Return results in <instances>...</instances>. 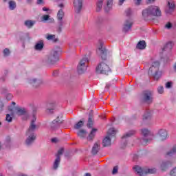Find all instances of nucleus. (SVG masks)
<instances>
[{"mask_svg": "<svg viewBox=\"0 0 176 176\" xmlns=\"http://www.w3.org/2000/svg\"><path fill=\"white\" fill-rule=\"evenodd\" d=\"M33 119L31 121L29 129L26 131L28 138L25 140V144L28 146H31L35 142V140H36V134H35V130H36V125L35 124V122L36 121V118H35L36 109L33 110Z\"/></svg>", "mask_w": 176, "mask_h": 176, "instance_id": "f257e3e1", "label": "nucleus"}, {"mask_svg": "<svg viewBox=\"0 0 176 176\" xmlns=\"http://www.w3.org/2000/svg\"><path fill=\"white\" fill-rule=\"evenodd\" d=\"M159 16H162V12L156 6H151L142 11V17L146 21L153 20L154 17Z\"/></svg>", "mask_w": 176, "mask_h": 176, "instance_id": "f03ea898", "label": "nucleus"}, {"mask_svg": "<svg viewBox=\"0 0 176 176\" xmlns=\"http://www.w3.org/2000/svg\"><path fill=\"white\" fill-rule=\"evenodd\" d=\"M59 60L60 54H58V51L53 50L48 55L45 56L42 59L41 63L43 65L49 67V65H54Z\"/></svg>", "mask_w": 176, "mask_h": 176, "instance_id": "7ed1b4c3", "label": "nucleus"}, {"mask_svg": "<svg viewBox=\"0 0 176 176\" xmlns=\"http://www.w3.org/2000/svg\"><path fill=\"white\" fill-rule=\"evenodd\" d=\"M141 134L143 137V138L140 140L142 145H148V144L155 138L153 133L147 129H142L141 130Z\"/></svg>", "mask_w": 176, "mask_h": 176, "instance_id": "20e7f679", "label": "nucleus"}, {"mask_svg": "<svg viewBox=\"0 0 176 176\" xmlns=\"http://www.w3.org/2000/svg\"><path fill=\"white\" fill-rule=\"evenodd\" d=\"M58 8H60V9L58 10V13H57V20H58V28H57V32H58V34H60V32H61V31H63V25H64V21L63 20V19H64V10L63 9H64V4L63 3H60L58 6Z\"/></svg>", "mask_w": 176, "mask_h": 176, "instance_id": "39448f33", "label": "nucleus"}, {"mask_svg": "<svg viewBox=\"0 0 176 176\" xmlns=\"http://www.w3.org/2000/svg\"><path fill=\"white\" fill-rule=\"evenodd\" d=\"M160 63L157 61L153 63L152 66L148 69V74L149 76H153L155 80H159L160 72H159Z\"/></svg>", "mask_w": 176, "mask_h": 176, "instance_id": "423d86ee", "label": "nucleus"}, {"mask_svg": "<svg viewBox=\"0 0 176 176\" xmlns=\"http://www.w3.org/2000/svg\"><path fill=\"white\" fill-rule=\"evenodd\" d=\"M135 173H137L140 176H146V174H155L156 173V169L149 168L148 167H141L138 165H135L133 167Z\"/></svg>", "mask_w": 176, "mask_h": 176, "instance_id": "0eeeda50", "label": "nucleus"}, {"mask_svg": "<svg viewBox=\"0 0 176 176\" xmlns=\"http://www.w3.org/2000/svg\"><path fill=\"white\" fill-rule=\"evenodd\" d=\"M96 71L97 74H102V75H108L111 72V69L109 66L104 62H101L96 67Z\"/></svg>", "mask_w": 176, "mask_h": 176, "instance_id": "6e6552de", "label": "nucleus"}, {"mask_svg": "<svg viewBox=\"0 0 176 176\" xmlns=\"http://www.w3.org/2000/svg\"><path fill=\"white\" fill-rule=\"evenodd\" d=\"M108 136H106L102 140V146H110L111 145V138L115 137L116 135V130L113 128L109 129L107 132Z\"/></svg>", "mask_w": 176, "mask_h": 176, "instance_id": "1a4fd4ad", "label": "nucleus"}, {"mask_svg": "<svg viewBox=\"0 0 176 176\" xmlns=\"http://www.w3.org/2000/svg\"><path fill=\"white\" fill-rule=\"evenodd\" d=\"M142 100L146 104H152L153 102V92L152 91H144Z\"/></svg>", "mask_w": 176, "mask_h": 176, "instance_id": "9d476101", "label": "nucleus"}, {"mask_svg": "<svg viewBox=\"0 0 176 176\" xmlns=\"http://www.w3.org/2000/svg\"><path fill=\"white\" fill-rule=\"evenodd\" d=\"M87 63H89V59L86 56L83 57L77 66L78 74H83V72L86 71V67H87L86 64H87Z\"/></svg>", "mask_w": 176, "mask_h": 176, "instance_id": "9b49d317", "label": "nucleus"}, {"mask_svg": "<svg viewBox=\"0 0 176 176\" xmlns=\"http://www.w3.org/2000/svg\"><path fill=\"white\" fill-rule=\"evenodd\" d=\"M136 133L137 131L134 130L129 131L122 137V148H126V146L127 145V142H129V139L130 138V137H132V135H134Z\"/></svg>", "mask_w": 176, "mask_h": 176, "instance_id": "f8f14e48", "label": "nucleus"}, {"mask_svg": "<svg viewBox=\"0 0 176 176\" xmlns=\"http://www.w3.org/2000/svg\"><path fill=\"white\" fill-rule=\"evenodd\" d=\"M63 124V117L62 116H58L56 119L54 120L51 124L50 127L52 130H57L58 129H60V126Z\"/></svg>", "mask_w": 176, "mask_h": 176, "instance_id": "ddd939ff", "label": "nucleus"}, {"mask_svg": "<svg viewBox=\"0 0 176 176\" xmlns=\"http://www.w3.org/2000/svg\"><path fill=\"white\" fill-rule=\"evenodd\" d=\"M76 13H80L83 8V0H74L73 3Z\"/></svg>", "mask_w": 176, "mask_h": 176, "instance_id": "4468645a", "label": "nucleus"}, {"mask_svg": "<svg viewBox=\"0 0 176 176\" xmlns=\"http://www.w3.org/2000/svg\"><path fill=\"white\" fill-rule=\"evenodd\" d=\"M28 83L32 85L34 87H38V86H41L42 83H43V81L41 79L35 78H31L28 80Z\"/></svg>", "mask_w": 176, "mask_h": 176, "instance_id": "2eb2a0df", "label": "nucleus"}, {"mask_svg": "<svg viewBox=\"0 0 176 176\" xmlns=\"http://www.w3.org/2000/svg\"><path fill=\"white\" fill-rule=\"evenodd\" d=\"M97 54H100L102 60H107V50L102 46V43H100V47L97 50Z\"/></svg>", "mask_w": 176, "mask_h": 176, "instance_id": "dca6fc26", "label": "nucleus"}, {"mask_svg": "<svg viewBox=\"0 0 176 176\" xmlns=\"http://www.w3.org/2000/svg\"><path fill=\"white\" fill-rule=\"evenodd\" d=\"M171 164H173V162L170 161H162L160 164V168L162 171H166L169 167H171Z\"/></svg>", "mask_w": 176, "mask_h": 176, "instance_id": "f3484780", "label": "nucleus"}, {"mask_svg": "<svg viewBox=\"0 0 176 176\" xmlns=\"http://www.w3.org/2000/svg\"><path fill=\"white\" fill-rule=\"evenodd\" d=\"M131 25H133V22L129 19L126 20L124 23L122 31L123 32H129L131 30Z\"/></svg>", "mask_w": 176, "mask_h": 176, "instance_id": "a211bd4d", "label": "nucleus"}, {"mask_svg": "<svg viewBox=\"0 0 176 176\" xmlns=\"http://www.w3.org/2000/svg\"><path fill=\"white\" fill-rule=\"evenodd\" d=\"M100 149H101V145L100 144V142H96L92 147V155H97V153L100 152Z\"/></svg>", "mask_w": 176, "mask_h": 176, "instance_id": "6ab92c4d", "label": "nucleus"}, {"mask_svg": "<svg viewBox=\"0 0 176 176\" xmlns=\"http://www.w3.org/2000/svg\"><path fill=\"white\" fill-rule=\"evenodd\" d=\"M112 5H113V0H107L106 5L104 6V12L108 13L112 10Z\"/></svg>", "mask_w": 176, "mask_h": 176, "instance_id": "aec40b11", "label": "nucleus"}, {"mask_svg": "<svg viewBox=\"0 0 176 176\" xmlns=\"http://www.w3.org/2000/svg\"><path fill=\"white\" fill-rule=\"evenodd\" d=\"M168 8H166L165 10V12L166 13V14H171V13H173V12H174V9H175V4H174V3L173 2H168Z\"/></svg>", "mask_w": 176, "mask_h": 176, "instance_id": "412c9836", "label": "nucleus"}, {"mask_svg": "<svg viewBox=\"0 0 176 176\" xmlns=\"http://www.w3.org/2000/svg\"><path fill=\"white\" fill-rule=\"evenodd\" d=\"M158 135L161 140V141H164V140H167V131L166 129H161L158 131Z\"/></svg>", "mask_w": 176, "mask_h": 176, "instance_id": "4be33fe9", "label": "nucleus"}, {"mask_svg": "<svg viewBox=\"0 0 176 176\" xmlns=\"http://www.w3.org/2000/svg\"><path fill=\"white\" fill-rule=\"evenodd\" d=\"M44 46H45V44L43 43V40H40L36 43V45L34 46V49H35V50L41 52V50H43Z\"/></svg>", "mask_w": 176, "mask_h": 176, "instance_id": "5701e85b", "label": "nucleus"}, {"mask_svg": "<svg viewBox=\"0 0 176 176\" xmlns=\"http://www.w3.org/2000/svg\"><path fill=\"white\" fill-rule=\"evenodd\" d=\"M53 111H54V103H48L47 104L45 112L48 115H51L53 113Z\"/></svg>", "mask_w": 176, "mask_h": 176, "instance_id": "b1692460", "label": "nucleus"}, {"mask_svg": "<svg viewBox=\"0 0 176 176\" xmlns=\"http://www.w3.org/2000/svg\"><path fill=\"white\" fill-rule=\"evenodd\" d=\"M151 119H152V111H151L150 110H146L144 113V114L143 115V120H151Z\"/></svg>", "mask_w": 176, "mask_h": 176, "instance_id": "393cba45", "label": "nucleus"}, {"mask_svg": "<svg viewBox=\"0 0 176 176\" xmlns=\"http://www.w3.org/2000/svg\"><path fill=\"white\" fill-rule=\"evenodd\" d=\"M16 110V115L19 116H22L23 115H25L27 113V109L25 108H20L17 107Z\"/></svg>", "mask_w": 176, "mask_h": 176, "instance_id": "a878e982", "label": "nucleus"}, {"mask_svg": "<svg viewBox=\"0 0 176 176\" xmlns=\"http://www.w3.org/2000/svg\"><path fill=\"white\" fill-rule=\"evenodd\" d=\"M146 47V43L145 41H139L136 45V49H139L140 50H144Z\"/></svg>", "mask_w": 176, "mask_h": 176, "instance_id": "bb28decb", "label": "nucleus"}, {"mask_svg": "<svg viewBox=\"0 0 176 176\" xmlns=\"http://www.w3.org/2000/svg\"><path fill=\"white\" fill-rule=\"evenodd\" d=\"M173 49V42L169 41L164 46L163 52H170Z\"/></svg>", "mask_w": 176, "mask_h": 176, "instance_id": "cd10ccee", "label": "nucleus"}, {"mask_svg": "<svg viewBox=\"0 0 176 176\" xmlns=\"http://www.w3.org/2000/svg\"><path fill=\"white\" fill-rule=\"evenodd\" d=\"M96 133H97V129H92L91 131L87 137L88 141H93L96 135Z\"/></svg>", "mask_w": 176, "mask_h": 176, "instance_id": "c85d7f7f", "label": "nucleus"}, {"mask_svg": "<svg viewBox=\"0 0 176 176\" xmlns=\"http://www.w3.org/2000/svg\"><path fill=\"white\" fill-rule=\"evenodd\" d=\"M60 162H61V157H56L53 164L54 170H57L58 168V166H60Z\"/></svg>", "mask_w": 176, "mask_h": 176, "instance_id": "c756f323", "label": "nucleus"}, {"mask_svg": "<svg viewBox=\"0 0 176 176\" xmlns=\"http://www.w3.org/2000/svg\"><path fill=\"white\" fill-rule=\"evenodd\" d=\"M104 3V0H98L96 3V12H100L102 9V5Z\"/></svg>", "mask_w": 176, "mask_h": 176, "instance_id": "7c9ffc66", "label": "nucleus"}, {"mask_svg": "<svg viewBox=\"0 0 176 176\" xmlns=\"http://www.w3.org/2000/svg\"><path fill=\"white\" fill-rule=\"evenodd\" d=\"M34 24H35V21H31V20L25 21L24 23V25L28 28H32V27H34Z\"/></svg>", "mask_w": 176, "mask_h": 176, "instance_id": "2f4dec72", "label": "nucleus"}, {"mask_svg": "<svg viewBox=\"0 0 176 176\" xmlns=\"http://www.w3.org/2000/svg\"><path fill=\"white\" fill-rule=\"evenodd\" d=\"M78 135L80 137V138H85L86 137V135L87 134V132L85 129H80L78 132Z\"/></svg>", "mask_w": 176, "mask_h": 176, "instance_id": "473e14b6", "label": "nucleus"}, {"mask_svg": "<svg viewBox=\"0 0 176 176\" xmlns=\"http://www.w3.org/2000/svg\"><path fill=\"white\" fill-rule=\"evenodd\" d=\"M16 1H10L8 2V8L10 9V10H14L16 9Z\"/></svg>", "mask_w": 176, "mask_h": 176, "instance_id": "72a5a7b5", "label": "nucleus"}, {"mask_svg": "<svg viewBox=\"0 0 176 176\" xmlns=\"http://www.w3.org/2000/svg\"><path fill=\"white\" fill-rule=\"evenodd\" d=\"M42 21H49V23H53L54 19H50V15H43L41 18Z\"/></svg>", "mask_w": 176, "mask_h": 176, "instance_id": "f704fd0d", "label": "nucleus"}, {"mask_svg": "<svg viewBox=\"0 0 176 176\" xmlns=\"http://www.w3.org/2000/svg\"><path fill=\"white\" fill-rule=\"evenodd\" d=\"M176 153V145L173 146V147L172 148V149L168 151L166 155L168 156H174V155H175Z\"/></svg>", "mask_w": 176, "mask_h": 176, "instance_id": "c9c22d12", "label": "nucleus"}, {"mask_svg": "<svg viewBox=\"0 0 176 176\" xmlns=\"http://www.w3.org/2000/svg\"><path fill=\"white\" fill-rule=\"evenodd\" d=\"M12 52H10V50L9 48H6L3 50V57H9L10 56Z\"/></svg>", "mask_w": 176, "mask_h": 176, "instance_id": "e433bc0d", "label": "nucleus"}, {"mask_svg": "<svg viewBox=\"0 0 176 176\" xmlns=\"http://www.w3.org/2000/svg\"><path fill=\"white\" fill-rule=\"evenodd\" d=\"M83 124H85V122L80 120L77 124L74 125V129L76 130H79L80 127H83Z\"/></svg>", "mask_w": 176, "mask_h": 176, "instance_id": "4c0bfd02", "label": "nucleus"}, {"mask_svg": "<svg viewBox=\"0 0 176 176\" xmlns=\"http://www.w3.org/2000/svg\"><path fill=\"white\" fill-rule=\"evenodd\" d=\"M46 38L47 41H52L53 42H57V38H56V35L54 34H47Z\"/></svg>", "mask_w": 176, "mask_h": 176, "instance_id": "58836bf2", "label": "nucleus"}, {"mask_svg": "<svg viewBox=\"0 0 176 176\" xmlns=\"http://www.w3.org/2000/svg\"><path fill=\"white\" fill-rule=\"evenodd\" d=\"M87 127L91 129L93 127V120L91 118H88Z\"/></svg>", "mask_w": 176, "mask_h": 176, "instance_id": "ea45409f", "label": "nucleus"}, {"mask_svg": "<svg viewBox=\"0 0 176 176\" xmlns=\"http://www.w3.org/2000/svg\"><path fill=\"white\" fill-rule=\"evenodd\" d=\"M64 153V148H60L58 151L57 154L56 155V157H60V155H63Z\"/></svg>", "mask_w": 176, "mask_h": 176, "instance_id": "a19ab883", "label": "nucleus"}, {"mask_svg": "<svg viewBox=\"0 0 176 176\" xmlns=\"http://www.w3.org/2000/svg\"><path fill=\"white\" fill-rule=\"evenodd\" d=\"M6 122H8L9 123H10V122L13 120V118L10 116V114H7L6 117Z\"/></svg>", "mask_w": 176, "mask_h": 176, "instance_id": "79ce46f5", "label": "nucleus"}, {"mask_svg": "<svg viewBox=\"0 0 176 176\" xmlns=\"http://www.w3.org/2000/svg\"><path fill=\"white\" fill-rule=\"evenodd\" d=\"M165 87L166 89H171L173 87V82L168 81L166 83Z\"/></svg>", "mask_w": 176, "mask_h": 176, "instance_id": "37998d69", "label": "nucleus"}, {"mask_svg": "<svg viewBox=\"0 0 176 176\" xmlns=\"http://www.w3.org/2000/svg\"><path fill=\"white\" fill-rule=\"evenodd\" d=\"M157 92L159 93V94H163V93L164 92V88L163 87V86L158 87Z\"/></svg>", "mask_w": 176, "mask_h": 176, "instance_id": "c03bdc74", "label": "nucleus"}, {"mask_svg": "<svg viewBox=\"0 0 176 176\" xmlns=\"http://www.w3.org/2000/svg\"><path fill=\"white\" fill-rule=\"evenodd\" d=\"M170 175L176 176V167L173 168L172 170H170Z\"/></svg>", "mask_w": 176, "mask_h": 176, "instance_id": "a18cd8bd", "label": "nucleus"}, {"mask_svg": "<svg viewBox=\"0 0 176 176\" xmlns=\"http://www.w3.org/2000/svg\"><path fill=\"white\" fill-rule=\"evenodd\" d=\"M12 98H13V95H12V94H8L6 95V100H8V101H10Z\"/></svg>", "mask_w": 176, "mask_h": 176, "instance_id": "49530a36", "label": "nucleus"}, {"mask_svg": "<svg viewBox=\"0 0 176 176\" xmlns=\"http://www.w3.org/2000/svg\"><path fill=\"white\" fill-rule=\"evenodd\" d=\"M118 170V166H114V167L113 168L112 174H113V175L117 174Z\"/></svg>", "mask_w": 176, "mask_h": 176, "instance_id": "de8ad7c7", "label": "nucleus"}, {"mask_svg": "<svg viewBox=\"0 0 176 176\" xmlns=\"http://www.w3.org/2000/svg\"><path fill=\"white\" fill-rule=\"evenodd\" d=\"M133 162H137V160H138V155L137 154L133 155Z\"/></svg>", "mask_w": 176, "mask_h": 176, "instance_id": "09e8293b", "label": "nucleus"}, {"mask_svg": "<svg viewBox=\"0 0 176 176\" xmlns=\"http://www.w3.org/2000/svg\"><path fill=\"white\" fill-rule=\"evenodd\" d=\"M166 28H167L168 30H170V28H171V27H173V25L171 24V23H168L166 25H165Z\"/></svg>", "mask_w": 176, "mask_h": 176, "instance_id": "8fccbe9b", "label": "nucleus"}, {"mask_svg": "<svg viewBox=\"0 0 176 176\" xmlns=\"http://www.w3.org/2000/svg\"><path fill=\"white\" fill-rule=\"evenodd\" d=\"M58 75V71L54 70V71L53 72L52 76H57Z\"/></svg>", "mask_w": 176, "mask_h": 176, "instance_id": "3c124183", "label": "nucleus"}, {"mask_svg": "<svg viewBox=\"0 0 176 176\" xmlns=\"http://www.w3.org/2000/svg\"><path fill=\"white\" fill-rule=\"evenodd\" d=\"M141 1L142 0H135V5H140Z\"/></svg>", "mask_w": 176, "mask_h": 176, "instance_id": "603ef678", "label": "nucleus"}, {"mask_svg": "<svg viewBox=\"0 0 176 176\" xmlns=\"http://www.w3.org/2000/svg\"><path fill=\"white\" fill-rule=\"evenodd\" d=\"M111 87V84H106L105 90H108Z\"/></svg>", "mask_w": 176, "mask_h": 176, "instance_id": "864d4df0", "label": "nucleus"}, {"mask_svg": "<svg viewBox=\"0 0 176 176\" xmlns=\"http://www.w3.org/2000/svg\"><path fill=\"white\" fill-rule=\"evenodd\" d=\"M37 5H42L43 3V0H37Z\"/></svg>", "mask_w": 176, "mask_h": 176, "instance_id": "5fc2aeb1", "label": "nucleus"}, {"mask_svg": "<svg viewBox=\"0 0 176 176\" xmlns=\"http://www.w3.org/2000/svg\"><path fill=\"white\" fill-rule=\"evenodd\" d=\"M89 119H91V120H93V113H89Z\"/></svg>", "mask_w": 176, "mask_h": 176, "instance_id": "6e6d98bb", "label": "nucleus"}, {"mask_svg": "<svg viewBox=\"0 0 176 176\" xmlns=\"http://www.w3.org/2000/svg\"><path fill=\"white\" fill-rule=\"evenodd\" d=\"M52 142L56 143L57 142L58 140L56 138H54L51 140Z\"/></svg>", "mask_w": 176, "mask_h": 176, "instance_id": "4d7b16f0", "label": "nucleus"}, {"mask_svg": "<svg viewBox=\"0 0 176 176\" xmlns=\"http://www.w3.org/2000/svg\"><path fill=\"white\" fill-rule=\"evenodd\" d=\"M43 12H47L49 10V9L47 8L46 7H43Z\"/></svg>", "mask_w": 176, "mask_h": 176, "instance_id": "13d9d810", "label": "nucleus"}, {"mask_svg": "<svg viewBox=\"0 0 176 176\" xmlns=\"http://www.w3.org/2000/svg\"><path fill=\"white\" fill-rule=\"evenodd\" d=\"M125 0H119V3L120 5H123V3L124 2Z\"/></svg>", "mask_w": 176, "mask_h": 176, "instance_id": "bf43d9fd", "label": "nucleus"}, {"mask_svg": "<svg viewBox=\"0 0 176 176\" xmlns=\"http://www.w3.org/2000/svg\"><path fill=\"white\" fill-rule=\"evenodd\" d=\"M131 12V11L130 10H128L126 11V16H129Z\"/></svg>", "mask_w": 176, "mask_h": 176, "instance_id": "052dcab7", "label": "nucleus"}, {"mask_svg": "<svg viewBox=\"0 0 176 176\" xmlns=\"http://www.w3.org/2000/svg\"><path fill=\"white\" fill-rule=\"evenodd\" d=\"M8 111H13V107L9 106V107H8Z\"/></svg>", "mask_w": 176, "mask_h": 176, "instance_id": "680f3d73", "label": "nucleus"}, {"mask_svg": "<svg viewBox=\"0 0 176 176\" xmlns=\"http://www.w3.org/2000/svg\"><path fill=\"white\" fill-rule=\"evenodd\" d=\"M85 176H91V174L89 173H85Z\"/></svg>", "mask_w": 176, "mask_h": 176, "instance_id": "e2e57ef3", "label": "nucleus"}, {"mask_svg": "<svg viewBox=\"0 0 176 176\" xmlns=\"http://www.w3.org/2000/svg\"><path fill=\"white\" fill-rule=\"evenodd\" d=\"M4 74H5V76H6V75H8V71L7 70L5 71Z\"/></svg>", "mask_w": 176, "mask_h": 176, "instance_id": "0e129e2a", "label": "nucleus"}, {"mask_svg": "<svg viewBox=\"0 0 176 176\" xmlns=\"http://www.w3.org/2000/svg\"><path fill=\"white\" fill-rule=\"evenodd\" d=\"M27 2H28V3H31V2H32V0H27Z\"/></svg>", "mask_w": 176, "mask_h": 176, "instance_id": "69168bd1", "label": "nucleus"}, {"mask_svg": "<svg viewBox=\"0 0 176 176\" xmlns=\"http://www.w3.org/2000/svg\"><path fill=\"white\" fill-rule=\"evenodd\" d=\"M3 90H4V91H3V93H6V89L3 88Z\"/></svg>", "mask_w": 176, "mask_h": 176, "instance_id": "338daca9", "label": "nucleus"}, {"mask_svg": "<svg viewBox=\"0 0 176 176\" xmlns=\"http://www.w3.org/2000/svg\"><path fill=\"white\" fill-rule=\"evenodd\" d=\"M148 1L151 2H155V0H148Z\"/></svg>", "mask_w": 176, "mask_h": 176, "instance_id": "774afa93", "label": "nucleus"}]
</instances>
